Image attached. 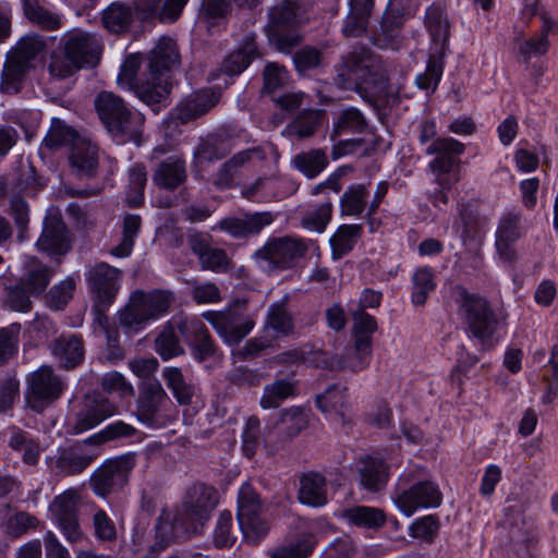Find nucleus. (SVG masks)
<instances>
[{
    "mask_svg": "<svg viewBox=\"0 0 558 558\" xmlns=\"http://www.w3.org/2000/svg\"><path fill=\"white\" fill-rule=\"evenodd\" d=\"M238 521L239 524L234 525L230 511L219 514L213 535L216 547H232L240 531L251 543L259 542L267 534L269 526L263 517V505L250 484L242 485L239 492Z\"/></svg>",
    "mask_w": 558,
    "mask_h": 558,
    "instance_id": "1",
    "label": "nucleus"
},
{
    "mask_svg": "<svg viewBox=\"0 0 558 558\" xmlns=\"http://www.w3.org/2000/svg\"><path fill=\"white\" fill-rule=\"evenodd\" d=\"M162 378L179 404L187 405L192 403V399L195 395V387L193 384L185 380V377L179 367H165L162 371Z\"/></svg>",
    "mask_w": 558,
    "mask_h": 558,
    "instance_id": "39",
    "label": "nucleus"
},
{
    "mask_svg": "<svg viewBox=\"0 0 558 558\" xmlns=\"http://www.w3.org/2000/svg\"><path fill=\"white\" fill-rule=\"evenodd\" d=\"M303 14L300 0H276L268 12V28L276 33L298 24Z\"/></svg>",
    "mask_w": 558,
    "mask_h": 558,
    "instance_id": "31",
    "label": "nucleus"
},
{
    "mask_svg": "<svg viewBox=\"0 0 558 558\" xmlns=\"http://www.w3.org/2000/svg\"><path fill=\"white\" fill-rule=\"evenodd\" d=\"M265 326L284 336L292 332L293 320L283 302L269 307Z\"/></svg>",
    "mask_w": 558,
    "mask_h": 558,
    "instance_id": "59",
    "label": "nucleus"
},
{
    "mask_svg": "<svg viewBox=\"0 0 558 558\" xmlns=\"http://www.w3.org/2000/svg\"><path fill=\"white\" fill-rule=\"evenodd\" d=\"M187 179L185 160L177 155L169 156L157 163L151 180L153 183L167 191H173Z\"/></svg>",
    "mask_w": 558,
    "mask_h": 558,
    "instance_id": "27",
    "label": "nucleus"
},
{
    "mask_svg": "<svg viewBox=\"0 0 558 558\" xmlns=\"http://www.w3.org/2000/svg\"><path fill=\"white\" fill-rule=\"evenodd\" d=\"M141 217L129 214L123 218V231L121 242L111 250V254L118 257H126L131 254L134 239L141 229Z\"/></svg>",
    "mask_w": 558,
    "mask_h": 558,
    "instance_id": "54",
    "label": "nucleus"
},
{
    "mask_svg": "<svg viewBox=\"0 0 558 558\" xmlns=\"http://www.w3.org/2000/svg\"><path fill=\"white\" fill-rule=\"evenodd\" d=\"M134 464V458L123 456L98 468L89 482L94 493L100 497H107L122 489L129 481Z\"/></svg>",
    "mask_w": 558,
    "mask_h": 558,
    "instance_id": "12",
    "label": "nucleus"
},
{
    "mask_svg": "<svg viewBox=\"0 0 558 558\" xmlns=\"http://www.w3.org/2000/svg\"><path fill=\"white\" fill-rule=\"evenodd\" d=\"M21 325L17 323L0 328V366L17 352Z\"/></svg>",
    "mask_w": 558,
    "mask_h": 558,
    "instance_id": "61",
    "label": "nucleus"
},
{
    "mask_svg": "<svg viewBox=\"0 0 558 558\" xmlns=\"http://www.w3.org/2000/svg\"><path fill=\"white\" fill-rule=\"evenodd\" d=\"M121 271L106 263H99L89 269L87 282L96 296L97 303L107 307L119 291Z\"/></svg>",
    "mask_w": 558,
    "mask_h": 558,
    "instance_id": "20",
    "label": "nucleus"
},
{
    "mask_svg": "<svg viewBox=\"0 0 558 558\" xmlns=\"http://www.w3.org/2000/svg\"><path fill=\"white\" fill-rule=\"evenodd\" d=\"M90 462V457L81 454L74 449H64L59 453L56 466L61 473L75 474L86 469Z\"/></svg>",
    "mask_w": 558,
    "mask_h": 558,
    "instance_id": "57",
    "label": "nucleus"
},
{
    "mask_svg": "<svg viewBox=\"0 0 558 558\" xmlns=\"http://www.w3.org/2000/svg\"><path fill=\"white\" fill-rule=\"evenodd\" d=\"M556 22L548 17H543L542 34L535 38H531L521 47L524 56L531 58L533 56H542L546 53L549 41L548 34L556 29Z\"/></svg>",
    "mask_w": 558,
    "mask_h": 558,
    "instance_id": "60",
    "label": "nucleus"
},
{
    "mask_svg": "<svg viewBox=\"0 0 558 558\" xmlns=\"http://www.w3.org/2000/svg\"><path fill=\"white\" fill-rule=\"evenodd\" d=\"M202 316L228 344L239 343L254 327V320L251 317L231 310L208 311Z\"/></svg>",
    "mask_w": 558,
    "mask_h": 558,
    "instance_id": "16",
    "label": "nucleus"
},
{
    "mask_svg": "<svg viewBox=\"0 0 558 558\" xmlns=\"http://www.w3.org/2000/svg\"><path fill=\"white\" fill-rule=\"evenodd\" d=\"M178 329L190 343L193 356L204 362L216 354V345L205 324L196 317H184L178 323Z\"/></svg>",
    "mask_w": 558,
    "mask_h": 558,
    "instance_id": "21",
    "label": "nucleus"
},
{
    "mask_svg": "<svg viewBox=\"0 0 558 558\" xmlns=\"http://www.w3.org/2000/svg\"><path fill=\"white\" fill-rule=\"evenodd\" d=\"M299 380L293 373L286 377L276 378L264 386L259 407L263 410H276L280 408L288 399L298 396Z\"/></svg>",
    "mask_w": 558,
    "mask_h": 558,
    "instance_id": "28",
    "label": "nucleus"
},
{
    "mask_svg": "<svg viewBox=\"0 0 558 558\" xmlns=\"http://www.w3.org/2000/svg\"><path fill=\"white\" fill-rule=\"evenodd\" d=\"M172 88L171 75L149 71L144 78L134 83L132 89L136 97L156 111L165 106Z\"/></svg>",
    "mask_w": 558,
    "mask_h": 558,
    "instance_id": "22",
    "label": "nucleus"
},
{
    "mask_svg": "<svg viewBox=\"0 0 558 558\" xmlns=\"http://www.w3.org/2000/svg\"><path fill=\"white\" fill-rule=\"evenodd\" d=\"M60 44L81 69L96 64L100 58L101 45L94 34L73 29L61 37Z\"/></svg>",
    "mask_w": 558,
    "mask_h": 558,
    "instance_id": "19",
    "label": "nucleus"
},
{
    "mask_svg": "<svg viewBox=\"0 0 558 558\" xmlns=\"http://www.w3.org/2000/svg\"><path fill=\"white\" fill-rule=\"evenodd\" d=\"M323 114L322 110H303L289 122L283 134L298 141L307 140L315 135L322 124Z\"/></svg>",
    "mask_w": 558,
    "mask_h": 558,
    "instance_id": "35",
    "label": "nucleus"
},
{
    "mask_svg": "<svg viewBox=\"0 0 558 558\" xmlns=\"http://www.w3.org/2000/svg\"><path fill=\"white\" fill-rule=\"evenodd\" d=\"M366 125V120L359 109L353 107L343 109L337 118L330 138L336 141L343 133H362Z\"/></svg>",
    "mask_w": 558,
    "mask_h": 558,
    "instance_id": "45",
    "label": "nucleus"
},
{
    "mask_svg": "<svg viewBox=\"0 0 558 558\" xmlns=\"http://www.w3.org/2000/svg\"><path fill=\"white\" fill-rule=\"evenodd\" d=\"M464 145L451 137L437 138L427 148V155H435L429 169L438 185H452L459 180L454 170Z\"/></svg>",
    "mask_w": 558,
    "mask_h": 558,
    "instance_id": "9",
    "label": "nucleus"
},
{
    "mask_svg": "<svg viewBox=\"0 0 558 558\" xmlns=\"http://www.w3.org/2000/svg\"><path fill=\"white\" fill-rule=\"evenodd\" d=\"M52 274V269L32 257L25 265V272L20 282L29 294L37 296L46 290Z\"/></svg>",
    "mask_w": 558,
    "mask_h": 558,
    "instance_id": "37",
    "label": "nucleus"
},
{
    "mask_svg": "<svg viewBox=\"0 0 558 558\" xmlns=\"http://www.w3.org/2000/svg\"><path fill=\"white\" fill-rule=\"evenodd\" d=\"M360 484L369 492L380 490L388 481V465L377 457H364L357 462Z\"/></svg>",
    "mask_w": 558,
    "mask_h": 558,
    "instance_id": "34",
    "label": "nucleus"
},
{
    "mask_svg": "<svg viewBox=\"0 0 558 558\" xmlns=\"http://www.w3.org/2000/svg\"><path fill=\"white\" fill-rule=\"evenodd\" d=\"M347 388L339 385L329 386L323 393L317 395L316 405L323 412H336L341 417L347 404Z\"/></svg>",
    "mask_w": 558,
    "mask_h": 558,
    "instance_id": "53",
    "label": "nucleus"
},
{
    "mask_svg": "<svg viewBox=\"0 0 558 558\" xmlns=\"http://www.w3.org/2000/svg\"><path fill=\"white\" fill-rule=\"evenodd\" d=\"M313 536H305L302 539L275 549L271 558H307L315 546Z\"/></svg>",
    "mask_w": 558,
    "mask_h": 558,
    "instance_id": "64",
    "label": "nucleus"
},
{
    "mask_svg": "<svg viewBox=\"0 0 558 558\" xmlns=\"http://www.w3.org/2000/svg\"><path fill=\"white\" fill-rule=\"evenodd\" d=\"M292 165L308 179H314L327 167L328 158L323 149H310L296 154Z\"/></svg>",
    "mask_w": 558,
    "mask_h": 558,
    "instance_id": "42",
    "label": "nucleus"
},
{
    "mask_svg": "<svg viewBox=\"0 0 558 558\" xmlns=\"http://www.w3.org/2000/svg\"><path fill=\"white\" fill-rule=\"evenodd\" d=\"M412 302L424 305L428 294L435 289L434 275L427 267L417 269L413 274Z\"/></svg>",
    "mask_w": 558,
    "mask_h": 558,
    "instance_id": "56",
    "label": "nucleus"
},
{
    "mask_svg": "<svg viewBox=\"0 0 558 558\" xmlns=\"http://www.w3.org/2000/svg\"><path fill=\"white\" fill-rule=\"evenodd\" d=\"M368 193L363 184H356L348 189L341 197V213L348 216H359L366 207Z\"/></svg>",
    "mask_w": 558,
    "mask_h": 558,
    "instance_id": "55",
    "label": "nucleus"
},
{
    "mask_svg": "<svg viewBox=\"0 0 558 558\" xmlns=\"http://www.w3.org/2000/svg\"><path fill=\"white\" fill-rule=\"evenodd\" d=\"M307 251V245L301 239L282 236L269 240L256 252V257L266 263L265 268L287 269L293 267Z\"/></svg>",
    "mask_w": 558,
    "mask_h": 558,
    "instance_id": "11",
    "label": "nucleus"
},
{
    "mask_svg": "<svg viewBox=\"0 0 558 558\" xmlns=\"http://www.w3.org/2000/svg\"><path fill=\"white\" fill-rule=\"evenodd\" d=\"M425 24L429 31L433 45L426 71L418 74L415 81L420 88L435 90L442 75V58L449 38V23L440 8L430 7L426 12Z\"/></svg>",
    "mask_w": 558,
    "mask_h": 558,
    "instance_id": "6",
    "label": "nucleus"
},
{
    "mask_svg": "<svg viewBox=\"0 0 558 558\" xmlns=\"http://www.w3.org/2000/svg\"><path fill=\"white\" fill-rule=\"evenodd\" d=\"M336 82L341 88L354 89L364 98L385 90L387 71L381 58L365 47L342 56L335 66Z\"/></svg>",
    "mask_w": 558,
    "mask_h": 558,
    "instance_id": "2",
    "label": "nucleus"
},
{
    "mask_svg": "<svg viewBox=\"0 0 558 558\" xmlns=\"http://www.w3.org/2000/svg\"><path fill=\"white\" fill-rule=\"evenodd\" d=\"M80 494L76 489H68L54 497L49 512L69 543L81 542L85 534L78 521Z\"/></svg>",
    "mask_w": 558,
    "mask_h": 558,
    "instance_id": "10",
    "label": "nucleus"
},
{
    "mask_svg": "<svg viewBox=\"0 0 558 558\" xmlns=\"http://www.w3.org/2000/svg\"><path fill=\"white\" fill-rule=\"evenodd\" d=\"M46 40L37 34L23 36L7 54L0 89L7 94L20 92L26 74L35 68L37 58L46 49Z\"/></svg>",
    "mask_w": 558,
    "mask_h": 558,
    "instance_id": "4",
    "label": "nucleus"
},
{
    "mask_svg": "<svg viewBox=\"0 0 558 558\" xmlns=\"http://www.w3.org/2000/svg\"><path fill=\"white\" fill-rule=\"evenodd\" d=\"M228 142L218 135H208L202 138L194 150V156L199 160L214 161L222 159L230 153Z\"/></svg>",
    "mask_w": 558,
    "mask_h": 558,
    "instance_id": "48",
    "label": "nucleus"
},
{
    "mask_svg": "<svg viewBox=\"0 0 558 558\" xmlns=\"http://www.w3.org/2000/svg\"><path fill=\"white\" fill-rule=\"evenodd\" d=\"M70 163L80 177L94 178L98 169V148L85 138L78 140L71 149Z\"/></svg>",
    "mask_w": 558,
    "mask_h": 558,
    "instance_id": "33",
    "label": "nucleus"
},
{
    "mask_svg": "<svg viewBox=\"0 0 558 558\" xmlns=\"http://www.w3.org/2000/svg\"><path fill=\"white\" fill-rule=\"evenodd\" d=\"M24 16L32 24L45 31H54L61 26L58 14L43 5L40 0H22Z\"/></svg>",
    "mask_w": 558,
    "mask_h": 558,
    "instance_id": "38",
    "label": "nucleus"
},
{
    "mask_svg": "<svg viewBox=\"0 0 558 558\" xmlns=\"http://www.w3.org/2000/svg\"><path fill=\"white\" fill-rule=\"evenodd\" d=\"M373 5H361V8H353L350 3V13L345 20L343 33L348 37H359L366 32L368 16Z\"/></svg>",
    "mask_w": 558,
    "mask_h": 558,
    "instance_id": "58",
    "label": "nucleus"
},
{
    "mask_svg": "<svg viewBox=\"0 0 558 558\" xmlns=\"http://www.w3.org/2000/svg\"><path fill=\"white\" fill-rule=\"evenodd\" d=\"M262 439L260 421L256 415H252L246 420L242 433V451L245 457L252 458Z\"/></svg>",
    "mask_w": 558,
    "mask_h": 558,
    "instance_id": "62",
    "label": "nucleus"
},
{
    "mask_svg": "<svg viewBox=\"0 0 558 558\" xmlns=\"http://www.w3.org/2000/svg\"><path fill=\"white\" fill-rule=\"evenodd\" d=\"M118 408L105 396L94 392L86 395L75 413L72 429L80 434L99 425L106 418L117 414Z\"/></svg>",
    "mask_w": 558,
    "mask_h": 558,
    "instance_id": "18",
    "label": "nucleus"
},
{
    "mask_svg": "<svg viewBox=\"0 0 558 558\" xmlns=\"http://www.w3.org/2000/svg\"><path fill=\"white\" fill-rule=\"evenodd\" d=\"M219 99L220 93L210 88L194 93L179 105V118L183 122L196 119L215 107Z\"/></svg>",
    "mask_w": 558,
    "mask_h": 558,
    "instance_id": "32",
    "label": "nucleus"
},
{
    "mask_svg": "<svg viewBox=\"0 0 558 558\" xmlns=\"http://www.w3.org/2000/svg\"><path fill=\"white\" fill-rule=\"evenodd\" d=\"M274 221L271 213L245 214L240 217H228L219 222V228L236 239L257 234Z\"/></svg>",
    "mask_w": 558,
    "mask_h": 558,
    "instance_id": "26",
    "label": "nucleus"
},
{
    "mask_svg": "<svg viewBox=\"0 0 558 558\" xmlns=\"http://www.w3.org/2000/svg\"><path fill=\"white\" fill-rule=\"evenodd\" d=\"M362 234L361 225H342L330 239L332 258L339 259L354 247Z\"/></svg>",
    "mask_w": 558,
    "mask_h": 558,
    "instance_id": "44",
    "label": "nucleus"
},
{
    "mask_svg": "<svg viewBox=\"0 0 558 558\" xmlns=\"http://www.w3.org/2000/svg\"><path fill=\"white\" fill-rule=\"evenodd\" d=\"M135 415L140 422L154 428L163 427L173 420V403L158 380L141 387Z\"/></svg>",
    "mask_w": 558,
    "mask_h": 558,
    "instance_id": "8",
    "label": "nucleus"
},
{
    "mask_svg": "<svg viewBox=\"0 0 558 558\" xmlns=\"http://www.w3.org/2000/svg\"><path fill=\"white\" fill-rule=\"evenodd\" d=\"M439 488L429 481L416 482L410 487L395 489L393 504L407 517H411L418 508L438 507L441 504Z\"/></svg>",
    "mask_w": 558,
    "mask_h": 558,
    "instance_id": "13",
    "label": "nucleus"
},
{
    "mask_svg": "<svg viewBox=\"0 0 558 558\" xmlns=\"http://www.w3.org/2000/svg\"><path fill=\"white\" fill-rule=\"evenodd\" d=\"M180 64L181 56L177 43L171 37H161L149 52L148 70L170 75Z\"/></svg>",
    "mask_w": 558,
    "mask_h": 558,
    "instance_id": "29",
    "label": "nucleus"
},
{
    "mask_svg": "<svg viewBox=\"0 0 558 558\" xmlns=\"http://www.w3.org/2000/svg\"><path fill=\"white\" fill-rule=\"evenodd\" d=\"M155 350L163 361L180 356L184 353L183 347L171 325H166L155 339Z\"/></svg>",
    "mask_w": 558,
    "mask_h": 558,
    "instance_id": "52",
    "label": "nucleus"
},
{
    "mask_svg": "<svg viewBox=\"0 0 558 558\" xmlns=\"http://www.w3.org/2000/svg\"><path fill=\"white\" fill-rule=\"evenodd\" d=\"M327 487L324 476L318 473L304 474L300 480L299 499L312 507L327 504Z\"/></svg>",
    "mask_w": 558,
    "mask_h": 558,
    "instance_id": "36",
    "label": "nucleus"
},
{
    "mask_svg": "<svg viewBox=\"0 0 558 558\" xmlns=\"http://www.w3.org/2000/svg\"><path fill=\"white\" fill-rule=\"evenodd\" d=\"M133 20L131 7L121 2L111 3L102 12V23L112 33H122L129 28Z\"/></svg>",
    "mask_w": 558,
    "mask_h": 558,
    "instance_id": "46",
    "label": "nucleus"
},
{
    "mask_svg": "<svg viewBox=\"0 0 558 558\" xmlns=\"http://www.w3.org/2000/svg\"><path fill=\"white\" fill-rule=\"evenodd\" d=\"M48 73L52 80H65L72 76L81 68L77 63L65 53V49L59 46L49 57Z\"/></svg>",
    "mask_w": 558,
    "mask_h": 558,
    "instance_id": "47",
    "label": "nucleus"
},
{
    "mask_svg": "<svg viewBox=\"0 0 558 558\" xmlns=\"http://www.w3.org/2000/svg\"><path fill=\"white\" fill-rule=\"evenodd\" d=\"M49 348L59 365L64 368L77 366L83 361L85 353L82 338L72 333L56 338Z\"/></svg>",
    "mask_w": 558,
    "mask_h": 558,
    "instance_id": "30",
    "label": "nucleus"
},
{
    "mask_svg": "<svg viewBox=\"0 0 558 558\" xmlns=\"http://www.w3.org/2000/svg\"><path fill=\"white\" fill-rule=\"evenodd\" d=\"M464 319L471 335L484 347L488 328V304L484 298L463 291Z\"/></svg>",
    "mask_w": 558,
    "mask_h": 558,
    "instance_id": "25",
    "label": "nucleus"
},
{
    "mask_svg": "<svg viewBox=\"0 0 558 558\" xmlns=\"http://www.w3.org/2000/svg\"><path fill=\"white\" fill-rule=\"evenodd\" d=\"M522 215L519 210L502 214L496 228L495 247L498 258L506 264L517 259L515 243L523 236Z\"/></svg>",
    "mask_w": 558,
    "mask_h": 558,
    "instance_id": "15",
    "label": "nucleus"
},
{
    "mask_svg": "<svg viewBox=\"0 0 558 558\" xmlns=\"http://www.w3.org/2000/svg\"><path fill=\"white\" fill-rule=\"evenodd\" d=\"M189 244L192 253L197 256L203 270L223 274L231 269V260L226 251L213 246L207 236L192 234L189 236Z\"/></svg>",
    "mask_w": 558,
    "mask_h": 558,
    "instance_id": "23",
    "label": "nucleus"
},
{
    "mask_svg": "<svg viewBox=\"0 0 558 558\" xmlns=\"http://www.w3.org/2000/svg\"><path fill=\"white\" fill-rule=\"evenodd\" d=\"M39 251L48 255H63L70 250L65 223L57 214L46 216L41 235L36 242Z\"/></svg>",
    "mask_w": 558,
    "mask_h": 558,
    "instance_id": "24",
    "label": "nucleus"
},
{
    "mask_svg": "<svg viewBox=\"0 0 558 558\" xmlns=\"http://www.w3.org/2000/svg\"><path fill=\"white\" fill-rule=\"evenodd\" d=\"M371 354V339L363 336L356 337L354 345L344 351L342 355H331L325 351L318 350L314 357L317 360L316 366L330 371L350 369L359 372L367 365V357Z\"/></svg>",
    "mask_w": 558,
    "mask_h": 558,
    "instance_id": "14",
    "label": "nucleus"
},
{
    "mask_svg": "<svg viewBox=\"0 0 558 558\" xmlns=\"http://www.w3.org/2000/svg\"><path fill=\"white\" fill-rule=\"evenodd\" d=\"M343 515L350 523L365 529H379L386 522V514L381 509L366 506L345 509Z\"/></svg>",
    "mask_w": 558,
    "mask_h": 558,
    "instance_id": "43",
    "label": "nucleus"
},
{
    "mask_svg": "<svg viewBox=\"0 0 558 558\" xmlns=\"http://www.w3.org/2000/svg\"><path fill=\"white\" fill-rule=\"evenodd\" d=\"M62 390L63 383L53 369L50 366H43L28 378V403L34 410L41 411L54 402Z\"/></svg>",
    "mask_w": 558,
    "mask_h": 558,
    "instance_id": "17",
    "label": "nucleus"
},
{
    "mask_svg": "<svg viewBox=\"0 0 558 558\" xmlns=\"http://www.w3.org/2000/svg\"><path fill=\"white\" fill-rule=\"evenodd\" d=\"M146 182V167L143 163L133 165L129 170V189L126 192L129 206L137 207L143 203Z\"/></svg>",
    "mask_w": 558,
    "mask_h": 558,
    "instance_id": "49",
    "label": "nucleus"
},
{
    "mask_svg": "<svg viewBox=\"0 0 558 558\" xmlns=\"http://www.w3.org/2000/svg\"><path fill=\"white\" fill-rule=\"evenodd\" d=\"M174 302V295L168 290L134 291L119 319L123 327L142 329L148 322L166 315Z\"/></svg>",
    "mask_w": 558,
    "mask_h": 558,
    "instance_id": "5",
    "label": "nucleus"
},
{
    "mask_svg": "<svg viewBox=\"0 0 558 558\" xmlns=\"http://www.w3.org/2000/svg\"><path fill=\"white\" fill-rule=\"evenodd\" d=\"M78 140H82V137L72 126L58 118H53L43 145L50 150H56L68 145L73 147Z\"/></svg>",
    "mask_w": 558,
    "mask_h": 558,
    "instance_id": "40",
    "label": "nucleus"
},
{
    "mask_svg": "<svg viewBox=\"0 0 558 558\" xmlns=\"http://www.w3.org/2000/svg\"><path fill=\"white\" fill-rule=\"evenodd\" d=\"M93 535L104 543H114L118 538V530L113 519L106 510L95 507L92 514Z\"/></svg>",
    "mask_w": 558,
    "mask_h": 558,
    "instance_id": "51",
    "label": "nucleus"
},
{
    "mask_svg": "<svg viewBox=\"0 0 558 558\" xmlns=\"http://www.w3.org/2000/svg\"><path fill=\"white\" fill-rule=\"evenodd\" d=\"M97 113L107 130L114 136L136 138L144 118L133 113L124 100L112 92H101L95 98Z\"/></svg>",
    "mask_w": 558,
    "mask_h": 558,
    "instance_id": "7",
    "label": "nucleus"
},
{
    "mask_svg": "<svg viewBox=\"0 0 558 558\" xmlns=\"http://www.w3.org/2000/svg\"><path fill=\"white\" fill-rule=\"evenodd\" d=\"M257 56V47L253 37H247L238 50L229 54L222 62V71L230 75L240 74Z\"/></svg>",
    "mask_w": 558,
    "mask_h": 558,
    "instance_id": "41",
    "label": "nucleus"
},
{
    "mask_svg": "<svg viewBox=\"0 0 558 558\" xmlns=\"http://www.w3.org/2000/svg\"><path fill=\"white\" fill-rule=\"evenodd\" d=\"M187 283L191 287V296L197 304H214L222 300L220 289L214 282H202L193 279Z\"/></svg>",
    "mask_w": 558,
    "mask_h": 558,
    "instance_id": "63",
    "label": "nucleus"
},
{
    "mask_svg": "<svg viewBox=\"0 0 558 558\" xmlns=\"http://www.w3.org/2000/svg\"><path fill=\"white\" fill-rule=\"evenodd\" d=\"M217 504L216 490L204 484H194L186 493L184 502L174 511L163 509L158 518L157 531L162 535H174L182 531L195 534L208 520Z\"/></svg>",
    "mask_w": 558,
    "mask_h": 558,
    "instance_id": "3",
    "label": "nucleus"
},
{
    "mask_svg": "<svg viewBox=\"0 0 558 558\" xmlns=\"http://www.w3.org/2000/svg\"><path fill=\"white\" fill-rule=\"evenodd\" d=\"M279 422L288 437L293 438L307 428L310 411L302 407H291L280 412Z\"/></svg>",
    "mask_w": 558,
    "mask_h": 558,
    "instance_id": "50",
    "label": "nucleus"
}]
</instances>
